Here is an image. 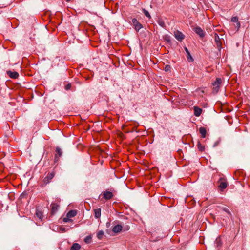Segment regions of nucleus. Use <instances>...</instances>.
Wrapping results in <instances>:
<instances>
[{"mask_svg":"<svg viewBox=\"0 0 250 250\" xmlns=\"http://www.w3.org/2000/svg\"><path fill=\"white\" fill-rule=\"evenodd\" d=\"M132 24L134 27L136 31H139L141 28H143L142 25L138 21L136 18H133L132 20Z\"/></svg>","mask_w":250,"mask_h":250,"instance_id":"obj_3","label":"nucleus"},{"mask_svg":"<svg viewBox=\"0 0 250 250\" xmlns=\"http://www.w3.org/2000/svg\"><path fill=\"white\" fill-rule=\"evenodd\" d=\"M61 230L62 232H65V228H61Z\"/></svg>","mask_w":250,"mask_h":250,"instance_id":"obj_33","label":"nucleus"},{"mask_svg":"<svg viewBox=\"0 0 250 250\" xmlns=\"http://www.w3.org/2000/svg\"><path fill=\"white\" fill-rule=\"evenodd\" d=\"M101 210L100 208H97L94 210V217L96 218H99L101 215Z\"/></svg>","mask_w":250,"mask_h":250,"instance_id":"obj_12","label":"nucleus"},{"mask_svg":"<svg viewBox=\"0 0 250 250\" xmlns=\"http://www.w3.org/2000/svg\"><path fill=\"white\" fill-rule=\"evenodd\" d=\"M215 44H216L217 48L219 50H220L222 48V47H221L222 43H221V41H220L219 36L216 34H215Z\"/></svg>","mask_w":250,"mask_h":250,"instance_id":"obj_8","label":"nucleus"},{"mask_svg":"<svg viewBox=\"0 0 250 250\" xmlns=\"http://www.w3.org/2000/svg\"><path fill=\"white\" fill-rule=\"evenodd\" d=\"M222 83V80L220 78H216L215 81L212 83V90L214 93H217L220 89Z\"/></svg>","mask_w":250,"mask_h":250,"instance_id":"obj_1","label":"nucleus"},{"mask_svg":"<svg viewBox=\"0 0 250 250\" xmlns=\"http://www.w3.org/2000/svg\"><path fill=\"white\" fill-rule=\"evenodd\" d=\"M198 148L199 150L202 152L205 150V146L201 144L200 143H198L197 145Z\"/></svg>","mask_w":250,"mask_h":250,"instance_id":"obj_20","label":"nucleus"},{"mask_svg":"<svg viewBox=\"0 0 250 250\" xmlns=\"http://www.w3.org/2000/svg\"><path fill=\"white\" fill-rule=\"evenodd\" d=\"M37 217L40 220H42L43 218V214L42 211L37 209L36 211Z\"/></svg>","mask_w":250,"mask_h":250,"instance_id":"obj_18","label":"nucleus"},{"mask_svg":"<svg viewBox=\"0 0 250 250\" xmlns=\"http://www.w3.org/2000/svg\"><path fill=\"white\" fill-rule=\"evenodd\" d=\"M220 208L221 209V210L222 211L226 212L229 215V216L231 215L230 212L229 211V210L227 208H226L225 207H222Z\"/></svg>","mask_w":250,"mask_h":250,"instance_id":"obj_21","label":"nucleus"},{"mask_svg":"<svg viewBox=\"0 0 250 250\" xmlns=\"http://www.w3.org/2000/svg\"><path fill=\"white\" fill-rule=\"evenodd\" d=\"M185 51H186V53H187V54H188V53H189V52L188 50V48H187V47H185Z\"/></svg>","mask_w":250,"mask_h":250,"instance_id":"obj_34","label":"nucleus"},{"mask_svg":"<svg viewBox=\"0 0 250 250\" xmlns=\"http://www.w3.org/2000/svg\"><path fill=\"white\" fill-rule=\"evenodd\" d=\"M81 248V246L78 243H74L71 246L70 250H79Z\"/></svg>","mask_w":250,"mask_h":250,"instance_id":"obj_16","label":"nucleus"},{"mask_svg":"<svg viewBox=\"0 0 250 250\" xmlns=\"http://www.w3.org/2000/svg\"><path fill=\"white\" fill-rule=\"evenodd\" d=\"M67 2H69L71 0H65Z\"/></svg>","mask_w":250,"mask_h":250,"instance_id":"obj_38","label":"nucleus"},{"mask_svg":"<svg viewBox=\"0 0 250 250\" xmlns=\"http://www.w3.org/2000/svg\"><path fill=\"white\" fill-rule=\"evenodd\" d=\"M7 74L8 75V76L13 79H16V72H12L11 71H7Z\"/></svg>","mask_w":250,"mask_h":250,"instance_id":"obj_19","label":"nucleus"},{"mask_svg":"<svg viewBox=\"0 0 250 250\" xmlns=\"http://www.w3.org/2000/svg\"><path fill=\"white\" fill-rule=\"evenodd\" d=\"M77 214V211L75 210H71L67 213L66 215L67 217L70 218L75 216Z\"/></svg>","mask_w":250,"mask_h":250,"instance_id":"obj_15","label":"nucleus"},{"mask_svg":"<svg viewBox=\"0 0 250 250\" xmlns=\"http://www.w3.org/2000/svg\"><path fill=\"white\" fill-rule=\"evenodd\" d=\"M199 132L202 138H205L207 134L206 129L204 127H201L199 129Z\"/></svg>","mask_w":250,"mask_h":250,"instance_id":"obj_13","label":"nucleus"},{"mask_svg":"<svg viewBox=\"0 0 250 250\" xmlns=\"http://www.w3.org/2000/svg\"><path fill=\"white\" fill-rule=\"evenodd\" d=\"M54 175L55 173L54 172L48 173L43 180L44 183L47 184L49 183L50 180L54 177Z\"/></svg>","mask_w":250,"mask_h":250,"instance_id":"obj_6","label":"nucleus"},{"mask_svg":"<svg viewBox=\"0 0 250 250\" xmlns=\"http://www.w3.org/2000/svg\"><path fill=\"white\" fill-rule=\"evenodd\" d=\"M194 30L195 32L198 34L201 38L205 36L204 31L199 26L194 28Z\"/></svg>","mask_w":250,"mask_h":250,"instance_id":"obj_7","label":"nucleus"},{"mask_svg":"<svg viewBox=\"0 0 250 250\" xmlns=\"http://www.w3.org/2000/svg\"><path fill=\"white\" fill-rule=\"evenodd\" d=\"M70 87H71V84H68L66 85L65 89L66 90H68V89H69L70 88Z\"/></svg>","mask_w":250,"mask_h":250,"instance_id":"obj_32","label":"nucleus"},{"mask_svg":"<svg viewBox=\"0 0 250 250\" xmlns=\"http://www.w3.org/2000/svg\"><path fill=\"white\" fill-rule=\"evenodd\" d=\"M215 243L216 244V246L217 248H220L222 246V244L221 237H219L217 238L215 240Z\"/></svg>","mask_w":250,"mask_h":250,"instance_id":"obj_17","label":"nucleus"},{"mask_svg":"<svg viewBox=\"0 0 250 250\" xmlns=\"http://www.w3.org/2000/svg\"><path fill=\"white\" fill-rule=\"evenodd\" d=\"M170 66L169 65H167L165 66V68H164V70L165 71L167 72V71H170Z\"/></svg>","mask_w":250,"mask_h":250,"instance_id":"obj_28","label":"nucleus"},{"mask_svg":"<svg viewBox=\"0 0 250 250\" xmlns=\"http://www.w3.org/2000/svg\"><path fill=\"white\" fill-rule=\"evenodd\" d=\"M218 188L221 191H223L228 186V183L227 180L224 178H220L218 182Z\"/></svg>","mask_w":250,"mask_h":250,"instance_id":"obj_2","label":"nucleus"},{"mask_svg":"<svg viewBox=\"0 0 250 250\" xmlns=\"http://www.w3.org/2000/svg\"><path fill=\"white\" fill-rule=\"evenodd\" d=\"M101 195L103 196V198L105 200H110L113 197V193L109 191H105L102 193Z\"/></svg>","mask_w":250,"mask_h":250,"instance_id":"obj_4","label":"nucleus"},{"mask_svg":"<svg viewBox=\"0 0 250 250\" xmlns=\"http://www.w3.org/2000/svg\"><path fill=\"white\" fill-rule=\"evenodd\" d=\"M231 21L233 22H237L238 21V18L237 16L232 17Z\"/></svg>","mask_w":250,"mask_h":250,"instance_id":"obj_27","label":"nucleus"},{"mask_svg":"<svg viewBox=\"0 0 250 250\" xmlns=\"http://www.w3.org/2000/svg\"><path fill=\"white\" fill-rule=\"evenodd\" d=\"M194 115L196 117H199L202 113V109L197 106H194Z\"/></svg>","mask_w":250,"mask_h":250,"instance_id":"obj_10","label":"nucleus"},{"mask_svg":"<svg viewBox=\"0 0 250 250\" xmlns=\"http://www.w3.org/2000/svg\"><path fill=\"white\" fill-rule=\"evenodd\" d=\"M51 212L52 213H55L57 210H58V208H59V205L56 203H52L51 205Z\"/></svg>","mask_w":250,"mask_h":250,"instance_id":"obj_14","label":"nucleus"},{"mask_svg":"<svg viewBox=\"0 0 250 250\" xmlns=\"http://www.w3.org/2000/svg\"><path fill=\"white\" fill-rule=\"evenodd\" d=\"M174 35L175 38L180 42L185 38V35L181 32L178 30L174 32Z\"/></svg>","mask_w":250,"mask_h":250,"instance_id":"obj_5","label":"nucleus"},{"mask_svg":"<svg viewBox=\"0 0 250 250\" xmlns=\"http://www.w3.org/2000/svg\"><path fill=\"white\" fill-rule=\"evenodd\" d=\"M240 26H241L240 22L238 21V22H236V27L237 28L238 30L240 28Z\"/></svg>","mask_w":250,"mask_h":250,"instance_id":"obj_29","label":"nucleus"},{"mask_svg":"<svg viewBox=\"0 0 250 250\" xmlns=\"http://www.w3.org/2000/svg\"><path fill=\"white\" fill-rule=\"evenodd\" d=\"M122 226L120 225H117L114 226L112 228L113 232L115 233L120 232L122 229Z\"/></svg>","mask_w":250,"mask_h":250,"instance_id":"obj_11","label":"nucleus"},{"mask_svg":"<svg viewBox=\"0 0 250 250\" xmlns=\"http://www.w3.org/2000/svg\"><path fill=\"white\" fill-rule=\"evenodd\" d=\"M187 54L188 55V56H191L189 52V53H188Z\"/></svg>","mask_w":250,"mask_h":250,"instance_id":"obj_36","label":"nucleus"},{"mask_svg":"<svg viewBox=\"0 0 250 250\" xmlns=\"http://www.w3.org/2000/svg\"><path fill=\"white\" fill-rule=\"evenodd\" d=\"M143 12L144 14V15L147 18L150 19L151 18V16L150 15V14L149 13L148 11H147L145 9H143Z\"/></svg>","mask_w":250,"mask_h":250,"instance_id":"obj_22","label":"nucleus"},{"mask_svg":"<svg viewBox=\"0 0 250 250\" xmlns=\"http://www.w3.org/2000/svg\"><path fill=\"white\" fill-rule=\"evenodd\" d=\"M104 234V233L102 230H100V231H98V232L97 233L98 238L99 239H101L103 237Z\"/></svg>","mask_w":250,"mask_h":250,"instance_id":"obj_23","label":"nucleus"},{"mask_svg":"<svg viewBox=\"0 0 250 250\" xmlns=\"http://www.w3.org/2000/svg\"><path fill=\"white\" fill-rule=\"evenodd\" d=\"M84 242L86 243H90L91 241V237L90 236H86L85 238H84Z\"/></svg>","mask_w":250,"mask_h":250,"instance_id":"obj_24","label":"nucleus"},{"mask_svg":"<svg viewBox=\"0 0 250 250\" xmlns=\"http://www.w3.org/2000/svg\"><path fill=\"white\" fill-rule=\"evenodd\" d=\"M16 85H17V89L19 87V84L18 83H17Z\"/></svg>","mask_w":250,"mask_h":250,"instance_id":"obj_35","label":"nucleus"},{"mask_svg":"<svg viewBox=\"0 0 250 250\" xmlns=\"http://www.w3.org/2000/svg\"><path fill=\"white\" fill-rule=\"evenodd\" d=\"M188 60L189 62H192L193 61V59H192L191 56H188Z\"/></svg>","mask_w":250,"mask_h":250,"instance_id":"obj_31","label":"nucleus"},{"mask_svg":"<svg viewBox=\"0 0 250 250\" xmlns=\"http://www.w3.org/2000/svg\"><path fill=\"white\" fill-rule=\"evenodd\" d=\"M56 153L55 160V161H57L59 159V157L62 155V151L60 148L57 147L56 149Z\"/></svg>","mask_w":250,"mask_h":250,"instance_id":"obj_9","label":"nucleus"},{"mask_svg":"<svg viewBox=\"0 0 250 250\" xmlns=\"http://www.w3.org/2000/svg\"><path fill=\"white\" fill-rule=\"evenodd\" d=\"M16 75H17V78H18V76H19V74H18V73L17 72V73H16Z\"/></svg>","mask_w":250,"mask_h":250,"instance_id":"obj_37","label":"nucleus"},{"mask_svg":"<svg viewBox=\"0 0 250 250\" xmlns=\"http://www.w3.org/2000/svg\"><path fill=\"white\" fill-rule=\"evenodd\" d=\"M25 198V199H27V194L26 193H22L21 196H20L19 200H22V199Z\"/></svg>","mask_w":250,"mask_h":250,"instance_id":"obj_25","label":"nucleus"},{"mask_svg":"<svg viewBox=\"0 0 250 250\" xmlns=\"http://www.w3.org/2000/svg\"><path fill=\"white\" fill-rule=\"evenodd\" d=\"M72 221V220L70 219V218L67 217V216H66V217H64L63 219V222H65V223L68 222H71Z\"/></svg>","mask_w":250,"mask_h":250,"instance_id":"obj_26","label":"nucleus"},{"mask_svg":"<svg viewBox=\"0 0 250 250\" xmlns=\"http://www.w3.org/2000/svg\"><path fill=\"white\" fill-rule=\"evenodd\" d=\"M159 24L162 27H164L165 26V23L163 21H159Z\"/></svg>","mask_w":250,"mask_h":250,"instance_id":"obj_30","label":"nucleus"}]
</instances>
